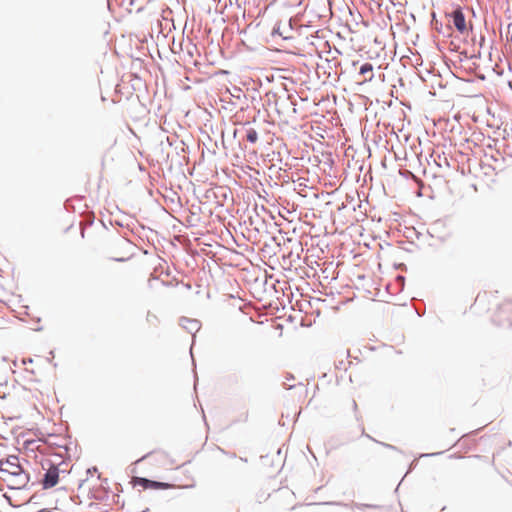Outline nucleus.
Returning <instances> with one entry per match:
<instances>
[{
  "instance_id": "nucleus-1",
  "label": "nucleus",
  "mask_w": 512,
  "mask_h": 512,
  "mask_svg": "<svg viewBox=\"0 0 512 512\" xmlns=\"http://www.w3.org/2000/svg\"><path fill=\"white\" fill-rule=\"evenodd\" d=\"M0 473L2 481L6 482L11 489H21L29 481L28 474L20 464V460L15 455H9L0 460Z\"/></svg>"
},
{
  "instance_id": "nucleus-2",
  "label": "nucleus",
  "mask_w": 512,
  "mask_h": 512,
  "mask_svg": "<svg viewBox=\"0 0 512 512\" xmlns=\"http://www.w3.org/2000/svg\"><path fill=\"white\" fill-rule=\"evenodd\" d=\"M132 484L134 486H141L143 489H173V488H180V486L166 483V482H158L149 480L142 477H133L132 478Z\"/></svg>"
},
{
  "instance_id": "nucleus-3",
  "label": "nucleus",
  "mask_w": 512,
  "mask_h": 512,
  "mask_svg": "<svg viewBox=\"0 0 512 512\" xmlns=\"http://www.w3.org/2000/svg\"><path fill=\"white\" fill-rule=\"evenodd\" d=\"M59 482V469L56 466H50L42 479V486L44 489H50L56 486Z\"/></svg>"
},
{
  "instance_id": "nucleus-4",
  "label": "nucleus",
  "mask_w": 512,
  "mask_h": 512,
  "mask_svg": "<svg viewBox=\"0 0 512 512\" xmlns=\"http://www.w3.org/2000/svg\"><path fill=\"white\" fill-rule=\"evenodd\" d=\"M452 19L455 28L460 33H465L467 31L465 16L461 9H456L455 11L452 12Z\"/></svg>"
},
{
  "instance_id": "nucleus-5",
  "label": "nucleus",
  "mask_w": 512,
  "mask_h": 512,
  "mask_svg": "<svg viewBox=\"0 0 512 512\" xmlns=\"http://www.w3.org/2000/svg\"><path fill=\"white\" fill-rule=\"evenodd\" d=\"M360 74L364 76L363 82L372 81L373 75V65L371 63H364L360 67Z\"/></svg>"
},
{
  "instance_id": "nucleus-6",
  "label": "nucleus",
  "mask_w": 512,
  "mask_h": 512,
  "mask_svg": "<svg viewBox=\"0 0 512 512\" xmlns=\"http://www.w3.org/2000/svg\"><path fill=\"white\" fill-rule=\"evenodd\" d=\"M246 139H247V141H249L251 143H255L258 140L257 131L253 128L248 129L247 134H246Z\"/></svg>"
}]
</instances>
